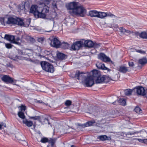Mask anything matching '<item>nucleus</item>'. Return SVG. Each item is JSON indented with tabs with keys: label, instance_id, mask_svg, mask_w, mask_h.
<instances>
[{
	"label": "nucleus",
	"instance_id": "f257e3e1",
	"mask_svg": "<svg viewBox=\"0 0 147 147\" xmlns=\"http://www.w3.org/2000/svg\"><path fill=\"white\" fill-rule=\"evenodd\" d=\"M89 15L91 17H95L101 19H104L107 17H109L112 18V20L108 24L110 28H117L118 25L116 23L117 20L119 22H121L122 20L120 17H117L110 12H105L98 11L96 10L90 11L89 12Z\"/></svg>",
	"mask_w": 147,
	"mask_h": 147
},
{
	"label": "nucleus",
	"instance_id": "f03ea898",
	"mask_svg": "<svg viewBox=\"0 0 147 147\" xmlns=\"http://www.w3.org/2000/svg\"><path fill=\"white\" fill-rule=\"evenodd\" d=\"M67 9L69 10V13L74 16L84 17L86 12V10L79 3L76 1H73L67 3L65 5Z\"/></svg>",
	"mask_w": 147,
	"mask_h": 147
},
{
	"label": "nucleus",
	"instance_id": "7ed1b4c3",
	"mask_svg": "<svg viewBox=\"0 0 147 147\" xmlns=\"http://www.w3.org/2000/svg\"><path fill=\"white\" fill-rule=\"evenodd\" d=\"M75 77L77 79L82 80L83 84L87 87H91L94 84V78L91 76H90L88 72L86 73H76Z\"/></svg>",
	"mask_w": 147,
	"mask_h": 147
},
{
	"label": "nucleus",
	"instance_id": "20e7f679",
	"mask_svg": "<svg viewBox=\"0 0 147 147\" xmlns=\"http://www.w3.org/2000/svg\"><path fill=\"white\" fill-rule=\"evenodd\" d=\"M48 11L42 7H38L36 5H33L31 7L30 12L34 14L36 18H44L46 16L45 12Z\"/></svg>",
	"mask_w": 147,
	"mask_h": 147
},
{
	"label": "nucleus",
	"instance_id": "39448f33",
	"mask_svg": "<svg viewBox=\"0 0 147 147\" xmlns=\"http://www.w3.org/2000/svg\"><path fill=\"white\" fill-rule=\"evenodd\" d=\"M118 75L117 74H116L113 77L112 79L108 76H106L97 77V78L96 80V82L97 84L101 83L103 82H107L111 80L116 81L118 80Z\"/></svg>",
	"mask_w": 147,
	"mask_h": 147
},
{
	"label": "nucleus",
	"instance_id": "423d86ee",
	"mask_svg": "<svg viewBox=\"0 0 147 147\" xmlns=\"http://www.w3.org/2000/svg\"><path fill=\"white\" fill-rule=\"evenodd\" d=\"M41 65L43 69L46 71L51 73L53 72L54 67L49 63L43 61L41 63Z\"/></svg>",
	"mask_w": 147,
	"mask_h": 147
},
{
	"label": "nucleus",
	"instance_id": "0eeeda50",
	"mask_svg": "<svg viewBox=\"0 0 147 147\" xmlns=\"http://www.w3.org/2000/svg\"><path fill=\"white\" fill-rule=\"evenodd\" d=\"M134 92L137 95L142 96H147V89L146 90L142 86H136L134 88Z\"/></svg>",
	"mask_w": 147,
	"mask_h": 147
},
{
	"label": "nucleus",
	"instance_id": "6e6552de",
	"mask_svg": "<svg viewBox=\"0 0 147 147\" xmlns=\"http://www.w3.org/2000/svg\"><path fill=\"white\" fill-rule=\"evenodd\" d=\"M30 24L29 19L24 20L20 18H16V24L22 26L28 27Z\"/></svg>",
	"mask_w": 147,
	"mask_h": 147
},
{
	"label": "nucleus",
	"instance_id": "1a4fd4ad",
	"mask_svg": "<svg viewBox=\"0 0 147 147\" xmlns=\"http://www.w3.org/2000/svg\"><path fill=\"white\" fill-rule=\"evenodd\" d=\"M49 39L51 41L50 44L51 46L58 48L61 46V42L57 38L54 37L50 38Z\"/></svg>",
	"mask_w": 147,
	"mask_h": 147
},
{
	"label": "nucleus",
	"instance_id": "9d476101",
	"mask_svg": "<svg viewBox=\"0 0 147 147\" xmlns=\"http://www.w3.org/2000/svg\"><path fill=\"white\" fill-rule=\"evenodd\" d=\"M83 43L81 41H77L73 43L71 49L74 50H78L81 47Z\"/></svg>",
	"mask_w": 147,
	"mask_h": 147
},
{
	"label": "nucleus",
	"instance_id": "9b49d317",
	"mask_svg": "<svg viewBox=\"0 0 147 147\" xmlns=\"http://www.w3.org/2000/svg\"><path fill=\"white\" fill-rule=\"evenodd\" d=\"M4 38L7 40L9 41L11 43L17 44H18V42L16 41L15 39V37L13 36L5 34Z\"/></svg>",
	"mask_w": 147,
	"mask_h": 147
},
{
	"label": "nucleus",
	"instance_id": "f8f14e48",
	"mask_svg": "<svg viewBox=\"0 0 147 147\" xmlns=\"http://www.w3.org/2000/svg\"><path fill=\"white\" fill-rule=\"evenodd\" d=\"M117 70L123 74L126 73L127 72L130 71L129 67H127L124 65L119 66L117 68Z\"/></svg>",
	"mask_w": 147,
	"mask_h": 147
},
{
	"label": "nucleus",
	"instance_id": "ddd939ff",
	"mask_svg": "<svg viewBox=\"0 0 147 147\" xmlns=\"http://www.w3.org/2000/svg\"><path fill=\"white\" fill-rule=\"evenodd\" d=\"M2 80L3 81L6 82L11 83L12 82L14 83L16 80H15L13 78L10 77L9 76L4 75L1 78Z\"/></svg>",
	"mask_w": 147,
	"mask_h": 147
},
{
	"label": "nucleus",
	"instance_id": "4468645a",
	"mask_svg": "<svg viewBox=\"0 0 147 147\" xmlns=\"http://www.w3.org/2000/svg\"><path fill=\"white\" fill-rule=\"evenodd\" d=\"M119 29L121 32L124 34H134L135 33V32H134L133 31L126 29L123 27H120L119 28Z\"/></svg>",
	"mask_w": 147,
	"mask_h": 147
},
{
	"label": "nucleus",
	"instance_id": "2eb2a0df",
	"mask_svg": "<svg viewBox=\"0 0 147 147\" xmlns=\"http://www.w3.org/2000/svg\"><path fill=\"white\" fill-rule=\"evenodd\" d=\"M98 58L99 59L105 62L110 61H111L110 59L103 53H101L98 54Z\"/></svg>",
	"mask_w": 147,
	"mask_h": 147
},
{
	"label": "nucleus",
	"instance_id": "dca6fc26",
	"mask_svg": "<svg viewBox=\"0 0 147 147\" xmlns=\"http://www.w3.org/2000/svg\"><path fill=\"white\" fill-rule=\"evenodd\" d=\"M96 66L98 69H101L104 70H107L108 71H111L110 69L106 67L104 64L101 63H98L96 64Z\"/></svg>",
	"mask_w": 147,
	"mask_h": 147
},
{
	"label": "nucleus",
	"instance_id": "f3484780",
	"mask_svg": "<svg viewBox=\"0 0 147 147\" xmlns=\"http://www.w3.org/2000/svg\"><path fill=\"white\" fill-rule=\"evenodd\" d=\"M95 122L94 120H92L87 122L84 125L79 124H78V125L79 127H82L83 128L86 127H88L92 125Z\"/></svg>",
	"mask_w": 147,
	"mask_h": 147
},
{
	"label": "nucleus",
	"instance_id": "a211bd4d",
	"mask_svg": "<svg viewBox=\"0 0 147 147\" xmlns=\"http://www.w3.org/2000/svg\"><path fill=\"white\" fill-rule=\"evenodd\" d=\"M88 74L90 76H91L94 79L95 77H97L99 76V73L98 71L94 69L90 73L88 72Z\"/></svg>",
	"mask_w": 147,
	"mask_h": 147
},
{
	"label": "nucleus",
	"instance_id": "6ab92c4d",
	"mask_svg": "<svg viewBox=\"0 0 147 147\" xmlns=\"http://www.w3.org/2000/svg\"><path fill=\"white\" fill-rule=\"evenodd\" d=\"M84 44L85 47L91 48L93 47L94 43L91 40H87L84 41Z\"/></svg>",
	"mask_w": 147,
	"mask_h": 147
},
{
	"label": "nucleus",
	"instance_id": "aec40b11",
	"mask_svg": "<svg viewBox=\"0 0 147 147\" xmlns=\"http://www.w3.org/2000/svg\"><path fill=\"white\" fill-rule=\"evenodd\" d=\"M16 18H14L12 17L9 18H8V20L6 24H16Z\"/></svg>",
	"mask_w": 147,
	"mask_h": 147
},
{
	"label": "nucleus",
	"instance_id": "412c9836",
	"mask_svg": "<svg viewBox=\"0 0 147 147\" xmlns=\"http://www.w3.org/2000/svg\"><path fill=\"white\" fill-rule=\"evenodd\" d=\"M23 123L25 124L28 127H31L33 124V122L31 121H28L27 119H24L22 121Z\"/></svg>",
	"mask_w": 147,
	"mask_h": 147
},
{
	"label": "nucleus",
	"instance_id": "4be33fe9",
	"mask_svg": "<svg viewBox=\"0 0 147 147\" xmlns=\"http://www.w3.org/2000/svg\"><path fill=\"white\" fill-rule=\"evenodd\" d=\"M97 138L100 140L104 141L106 140H110L111 138L110 137H107L106 135H101L98 136Z\"/></svg>",
	"mask_w": 147,
	"mask_h": 147
},
{
	"label": "nucleus",
	"instance_id": "5701e85b",
	"mask_svg": "<svg viewBox=\"0 0 147 147\" xmlns=\"http://www.w3.org/2000/svg\"><path fill=\"white\" fill-rule=\"evenodd\" d=\"M139 63L142 65H144L147 63V59L146 57L140 59L138 60Z\"/></svg>",
	"mask_w": 147,
	"mask_h": 147
},
{
	"label": "nucleus",
	"instance_id": "b1692460",
	"mask_svg": "<svg viewBox=\"0 0 147 147\" xmlns=\"http://www.w3.org/2000/svg\"><path fill=\"white\" fill-rule=\"evenodd\" d=\"M140 37L144 39H147V32H141L139 34Z\"/></svg>",
	"mask_w": 147,
	"mask_h": 147
},
{
	"label": "nucleus",
	"instance_id": "393cba45",
	"mask_svg": "<svg viewBox=\"0 0 147 147\" xmlns=\"http://www.w3.org/2000/svg\"><path fill=\"white\" fill-rule=\"evenodd\" d=\"M133 92H134V89H127L124 90L125 94L126 95H131Z\"/></svg>",
	"mask_w": 147,
	"mask_h": 147
},
{
	"label": "nucleus",
	"instance_id": "a878e982",
	"mask_svg": "<svg viewBox=\"0 0 147 147\" xmlns=\"http://www.w3.org/2000/svg\"><path fill=\"white\" fill-rule=\"evenodd\" d=\"M57 58L59 59L62 60L64 59L65 55L62 53H59L57 54Z\"/></svg>",
	"mask_w": 147,
	"mask_h": 147
},
{
	"label": "nucleus",
	"instance_id": "bb28decb",
	"mask_svg": "<svg viewBox=\"0 0 147 147\" xmlns=\"http://www.w3.org/2000/svg\"><path fill=\"white\" fill-rule=\"evenodd\" d=\"M119 104L123 106H125L126 104V100L123 98H121L119 100Z\"/></svg>",
	"mask_w": 147,
	"mask_h": 147
},
{
	"label": "nucleus",
	"instance_id": "cd10ccee",
	"mask_svg": "<svg viewBox=\"0 0 147 147\" xmlns=\"http://www.w3.org/2000/svg\"><path fill=\"white\" fill-rule=\"evenodd\" d=\"M136 140L138 141L139 142L141 143H142L144 144H146L147 143V138H136Z\"/></svg>",
	"mask_w": 147,
	"mask_h": 147
},
{
	"label": "nucleus",
	"instance_id": "c85d7f7f",
	"mask_svg": "<svg viewBox=\"0 0 147 147\" xmlns=\"http://www.w3.org/2000/svg\"><path fill=\"white\" fill-rule=\"evenodd\" d=\"M18 115L20 118L23 119V120L24 119H26L25 118V117L24 115V113L22 112V111L19 112L18 113Z\"/></svg>",
	"mask_w": 147,
	"mask_h": 147
},
{
	"label": "nucleus",
	"instance_id": "c756f323",
	"mask_svg": "<svg viewBox=\"0 0 147 147\" xmlns=\"http://www.w3.org/2000/svg\"><path fill=\"white\" fill-rule=\"evenodd\" d=\"M134 111L138 114H140L142 113V111L140 108L138 107H136L134 109Z\"/></svg>",
	"mask_w": 147,
	"mask_h": 147
},
{
	"label": "nucleus",
	"instance_id": "7c9ffc66",
	"mask_svg": "<svg viewBox=\"0 0 147 147\" xmlns=\"http://www.w3.org/2000/svg\"><path fill=\"white\" fill-rule=\"evenodd\" d=\"M61 46L64 49H67L68 48L69 45L67 43L64 42L61 43Z\"/></svg>",
	"mask_w": 147,
	"mask_h": 147
},
{
	"label": "nucleus",
	"instance_id": "2f4dec72",
	"mask_svg": "<svg viewBox=\"0 0 147 147\" xmlns=\"http://www.w3.org/2000/svg\"><path fill=\"white\" fill-rule=\"evenodd\" d=\"M19 11H20L21 10L25 11V8L24 5V4H21L18 7Z\"/></svg>",
	"mask_w": 147,
	"mask_h": 147
},
{
	"label": "nucleus",
	"instance_id": "473e14b6",
	"mask_svg": "<svg viewBox=\"0 0 147 147\" xmlns=\"http://www.w3.org/2000/svg\"><path fill=\"white\" fill-rule=\"evenodd\" d=\"M37 88V87L36 86L33 84H31L30 86L29 90H36Z\"/></svg>",
	"mask_w": 147,
	"mask_h": 147
},
{
	"label": "nucleus",
	"instance_id": "72a5a7b5",
	"mask_svg": "<svg viewBox=\"0 0 147 147\" xmlns=\"http://www.w3.org/2000/svg\"><path fill=\"white\" fill-rule=\"evenodd\" d=\"M55 139H50L49 140V141L48 142H49V143L51 144V146H54L53 145L55 143Z\"/></svg>",
	"mask_w": 147,
	"mask_h": 147
},
{
	"label": "nucleus",
	"instance_id": "f704fd0d",
	"mask_svg": "<svg viewBox=\"0 0 147 147\" xmlns=\"http://www.w3.org/2000/svg\"><path fill=\"white\" fill-rule=\"evenodd\" d=\"M5 18L3 17H0V23L2 25H5L6 22H5Z\"/></svg>",
	"mask_w": 147,
	"mask_h": 147
},
{
	"label": "nucleus",
	"instance_id": "c9c22d12",
	"mask_svg": "<svg viewBox=\"0 0 147 147\" xmlns=\"http://www.w3.org/2000/svg\"><path fill=\"white\" fill-rule=\"evenodd\" d=\"M47 22H50L52 24H53L54 22V18H48Z\"/></svg>",
	"mask_w": 147,
	"mask_h": 147
},
{
	"label": "nucleus",
	"instance_id": "e433bc0d",
	"mask_svg": "<svg viewBox=\"0 0 147 147\" xmlns=\"http://www.w3.org/2000/svg\"><path fill=\"white\" fill-rule=\"evenodd\" d=\"M49 141V140L47 138H42L40 140V141L43 143H45L48 142Z\"/></svg>",
	"mask_w": 147,
	"mask_h": 147
},
{
	"label": "nucleus",
	"instance_id": "4c0bfd02",
	"mask_svg": "<svg viewBox=\"0 0 147 147\" xmlns=\"http://www.w3.org/2000/svg\"><path fill=\"white\" fill-rule=\"evenodd\" d=\"M42 3L45 4H49L51 0H41Z\"/></svg>",
	"mask_w": 147,
	"mask_h": 147
},
{
	"label": "nucleus",
	"instance_id": "58836bf2",
	"mask_svg": "<svg viewBox=\"0 0 147 147\" xmlns=\"http://www.w3.org/2000/svg\"><path fill=\"white\" fill-rule=\"evenodd\" d=\"M71 101L69 100H66L65 102V105L67 106H69L71 105Z\"/></svg>",
	"mask_w": 147,
	"mask_h": 147
},
{
	"label": "nucleus",
	"instance_id": "ea45409f",
	"mask_svg": "<svg viewBox=\"0 0 147 147\" xmlns=\"http://www.w3.org/2000/svg\"><path fill=\"white\" fill-rule=\"evenodd\" d=\"M5 46L7 49H11L12 48V45L9 43H5Z\"/></svg>",
	"mask_w": 147,
	"mask_h": 147
},
{
	"label": "nucleus",
	"instance_id": "a19ab883",
	"mask_svg": "<svg viewBox=\"0 0 147 147\" xmlns=\"http://www.w3.org/2000/svg\"><path fill=\"white\" fill-rule=\"evenodd\" d=\"M128 65L129 67H133L134 66V64L133 62L129 61L128 62Z\"/></svg>",
	"mask_w": 147,
	"mask_h": 147
},
{
	"label": "nucleus",
	"instance_id": "79ce46f5",
	"mask_svg": "<svg viewBox=\"0 0 147 147\" xmlns=\"http://www.w3.org/2000/svg\"><path fill=\"white\" fill-rule=\"evenodd\" d=\"M138 133H139V132H138V131L135 132L133 133H132L131 132H129L127 133L126 135L127 136L129 135H135V134H138Z\"/></svg>",
	"mask_w": 147,
	"mask_h": 147
},
{
	"label": "nucleus",
	"instance_id": "37998d69",
	"mask_svg": "<svg viewBox=\"0 0 147 147\" xmlns=\"http://www.w3.org/2000/svg\"><path fill=\"white\" fill-rule=\"evenodd\" d=\"M100 46V44L95 43H94V45L93 47H94V48H96L99 47Z\"/></svg>",
	"mask_w": 147,
	"mask_h": 147
},
{
	"label": "nucleus",
	"instance_id": "c03bdc74",
	"mask_svg": "<svg viewBox=\"0 0 147 147\" xmlns=\"http://www.w3.org/2000/svg\"><path fill=\"white\" fill-rule=\"evenodd\" d=\"M135 51H136V52L139 53H141V54L145 53V51H143L141 50H135Z\"/></svg>",
	"mask_w": 147,
	"mask_h": 147
},
{
	"label": "nucleus",
	"instance_id": "a18cd8bd",
	"mask_svg": "<svg viewBox=\"0 0 147 147\" xmlns=\"http://www.w3.org/2000/svg\"><path fill=\"white\" fill-rule=\"evenodd\" d=\"M21 108V111H25L26 110V107L23 105H22L21 107H20Z\"/></svg>",
	"mask_w": 147,
	"mask_h": 147
},
{
	"label": "nucleus",
	"instance_id": "49530a36",
	"mask_svg": "<svg viewBox=\"0 0 147 147\" xmlns=\"http://www.w3.org/2000/svg\"><path fill=\"white\" fill-rule=\"evenodd\" d=\"M26 38L28 40H29L31 41H33L34 40L32 38H31L30 36H27L26 37Z\"/></svg>",
	"mask_w": 147,
	"mask_h": 147
},
{
	"label": "nucleus",
	"instance_id": "de8ad7c7",
	"mask_svg": "<svg viewBox=\"0 0 147 147\" xmlns=\"http://www.w3.org/2000/svg\"><path fill=\"white\" fill-rule=\"evenodd\" d=\"M21 142H21V143L24 146L28 145V143L25 141L24 140H22Z\"/></svg>",
	"mask_w": 147,
	"mask_h": 147
},
{
	"label": "nucleus",
	"instance_id": "09e8293b",
	"mask_svg": "<svg viewBox=\"0 0 147 147\" xmlns=\"http://www.w3.org/2000/svg\"><path fill=\"white\" fill-rule=\"evenodd\" d=\"M30 118L34 120H37L39 118V117L38 116H35V117H31Z\"/></svg>",
	"mask_w": 147,
	"mask_h": 147
},
{
	"label": "nucleus",
	"instance_id": "8fccbe9b",
	"mask_svg": "<svg viewBox=\"0 0 147 147\" xmlns=\"http://www.w3.org/2000/svg\"><path fill=\"white\" fill-rule=\"evenodd\" d=\"M69 23L70 24L72 25L74 24V21L73 19H69Z\"/></svg>",
	"mask_w": 147,
	"mask_h": 147
},
{
	"label": "nucleus",
	"instance_id": "3c124183",
	"mask_svg": "<svg viewBox=\"0 0 147 147\" xmlns=\"http://www.w3.org/2000/svg\"><path fill=\"white\" fill-rule=\"evenodd\" d=\"M9 57L10 59L14 60H15L16 59V56H14V57H12L10 55L9 56Z\"/></svg>",
	"mask_w": 147,
	"mask_h": 147
},
{
	"label": "nucleus",
	"instance_id": "603ef678",
	"mask_svg": "<svg viewBox=\"0 0 147 147\" xmlns=\"http://www.w3.org/2000/svg\"><path fill=\"white\" fill-rule=\"evenodd\" d=\"M37 102L38 103L42 104L43 105H47V103H45L44 102H42V101H37Z\"/></svg>",
	"mask_w": 147,
	"mask_h": 147
},
{
	"label": "nucleus",
	"instance_id": "864d4df0",
	"mask_svg": "<svg viewBox=\"0 0 147 147\" xmlns=\"http://www.w3.org/2000/svg\"><path fill=\"white\" fill-rule=\"evenodd\" d=\"M52 5L54 8H56V4L55 1H53L52 3Z\"/></svg>",
	"mask_w": 147,
	"mask_h": 147
},
{
	"label": "nucleus",
	"instance_id": "5fc2aeb1",
	"mask_svg": "<svg viewBox=\"0 0 147 147\" xmlns=\"http://www.w3.org/2000/svg\"><path fill=\"white\" fill-rule=\"evenodd\" d=\"M15 80H16V81H15L14 82V83L13 82H12L11 83H13V84L14 85H17L18 86H19V85H18V84H16V83L17 82H19V81H18L17 80H14V79H13Z\"/></svg>",
	"mask_w": 147,
	"mask_h": 147
},
{
	"label": "nucleus",
	"instance_id": "6e6d98bb",
	"mask_svg": "<svg viewBox=\"0 0 147 147\" xmlns=\"http://www.w3.org/2000/svg\"><path fill=\"white\" fill-rule=\"evenodd\" d=\"M1 127L2 126H3L4 127H6V125L5 123H2V124H1Z\"/></svg>",
	"mask_w": 147,
	"mask_h": 147
},
{
	"label": "nucleus",
	"instance_id": "4d7b16f0",
	"mask_svg": "<svg viewBox=\"0 0 147 147\" xmlns=\"http://www.w3.org/2000/svg\"><path fill=\"white\" fill-rule=\"evenodd\" d=\"M44 120L45 122L46 121L49 124V123L48 121V120L47 119L44 118Z\"/></svg>",
	"mask_w": 147,
	"mask_h": 147
},
{
	"label": "nucleus",
	"instance_id": "13d9d810",
	"mask_svg": "<svg viewBox=\"0 0 147 147\" xmlns=\"http://www.w3.org/2000/svg\"><path fill=\"white\" fill-rule=\"evenodd\" d=\"M20 40V38L19 37H17L15 40L16 41H17L18 42V41Z\"/></svg>",
	"mask_w": 147,
	"mask_h": 147
},
{
	"label": "nucleus",
	"instance_id": "bf43d9fd",
	"mask_svg": "<svg viewBox=\"0 0 147 147\" xmlns=\"http://www.w3.org/2000/svg\"><path fill=\"white\" fill-rule=\"evenodd\" d=\"M146 133H147L146 132H144V134H146ZM147 137V136L146 135H144V138H146Z\"/></svg>",
	"mask_w": 147,
	"mask_h": 147
},
{
	"label": "nucleus",
	"instance_id": "052dcab7",
	"mask_svg": "<svg viewBox=\"0 0 147 147\" xmlns=\"http://www.w3.org/2000/svg\"><path fill=\"white\" fill-rule=\"evenodd\" d=\"M114 100L115 101L117 99V97H114Z\"/></svg>",
	"mask_w": 147,
	"mask_h": 147
},
{
	"label": "nucleus",
	"instance_id": "680f3d73",
	"mask_svg": "<svg viewBox=\"0 0 147 147\" xmlns=\"http://www.w3.org/2000/svg\"><path fill=\"white\" fill-rule=\"evenodd\" d=\"M1 128V124H0V129Z\"/></svg>",
	"mask_w": 147,
	"mask_h": 147
},
{
	"label": "nucleus",
	"instance_id": "e2e57ef3",
	"mask_svg": "<svg viewBox=\"0 0 147 147\" xmlns=\"http://www.w3.org/2000/svg\"><path fill=\"white\" fill-rule=\"evenodd\" d=\"M61 1H64V0H60Z\"/></svg>",
	"mask_w": 147,
	"mask_h": 147
},
{
	"label": "nucleus",
	"instance_id": "0e129e2a",
	"mask_svg": "<svg viewBox=\"0 0 147 147\" xmlns=\"http://www.w3.org/2000/svg\"><path fill=\"white\" fill-rule=\"evenodd\" d=\"M71 147H74V145H72V146H71Z\"/></svg>",
	"mask_w": 147,
	"mask_h": 147
},
{
	"label": "nucleus",
	"instance_id": "69168bd1",
	"mask_svg": "<svg viewBox=\"0 0 147 147\" xmlns=\"http://www.w3.org/2000/svg\"><path fill=\"white\" fill-rule=\"evenodd\" d=\"M50 31H51L50 30V31H47L46 32H50Z\"/></svg>",
	"mask_w": 147,
	"mask_h": 147
},
{
	"label": "nucleus",
	"instance_id": "338daca9",
	"mask_svg": "<svg viewBox=\"0 0 147 147\" xmlns=\"http://www.w3.org/2000/svg\"><path fill=\"white\" fill-rule=\"evenodd\" d=\"M51 147H55L54 146H51Z\"/></svg>",
	"mask_w": 147,
	"mask_h": 147
},
{
	"label": "nucleus",
	"instance_id": "774afa93",
	"mask_svg": "<svg viewBox=\"0 0 147 147\" xmlns=\"http://www.w3.org/2000/svg\"><path fill=\"white\" fill-rule=\"evenodd\" d=\"M146 31H147V30Z\"/></svg>",
	"mask_w": 147,
	"mask_h": 147
}]
</instances>
